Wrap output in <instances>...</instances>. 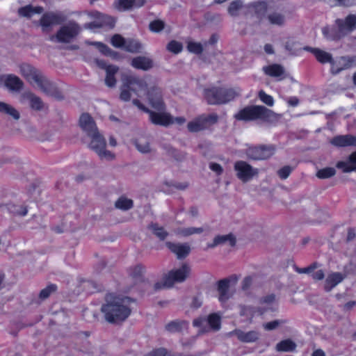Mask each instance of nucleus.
<instances>
[{"label":"nucleus","instance_id":"nucleus-1","mask_svg":"<svg viewBox=\"0 0 356 356\" xmlns=\"http://www.w3.org/2000/svg\"><path fill=\"white\" fill-rule=\"evenodd\" d=\"M282 114L276 113L264 106H247L237 112L234 118L238 121L250 122L262 120L263 122L275 124L282 118Z\"/></svg>","mask_w":356,"mask_h":356},{"label":"nucleus","instance_id":"nucleus-2","mask_svg":"<svg viewBox=\"0 0 356 356\" xmlns=\"http://www.w3.org/2000/svg\"><path fill=\"white\" fill-rule=\"evenodd\" d=\"M131 298H116L112 302L102 305L101 310L104 314L105 320L110 323H118L124 321L131 314V309L127 306Z\"/></svg>","mask_w":356,"mask_h":356},{"label":"nucleus","instance_id":"nucleus-3","mask_svg":"<svg viewBox=\"0 0 356 356\" xmlns=\"http://www.w3.org/2000/svg\"><path fill=\"white\" fill-rule=\"evenodd\" d=\"M355 30L356 15L350 14L345 19H337L332 26L323 27L322 33L327 40L339 41Z\"/></svg>","mask_w":356,"mask_h":356},{"label":"nucleus","instance_id":"nucleus-4","mask_svg":"<svg viewBox=\"0 0 356 356\" xmlns=\"http://www.w3.org/2000/svg\"><path fill=\"white\" fill-rule=\"evenodd\" d=\"M238 93L233 88L211 87L204 90L207 102L211 105L226 104L235 99Z\"/></svg>","mask_w":356,"mask_h":356},{"label":"nucleus","instance_id":"nucleus-5","mask_svg":"<svg viewBox=\"0 0 356 356\" xmlns=\"http://www.w3.org/2000/svg\"><path fill=\"white\" fill-rule=\"evenodd\" d=\"M81 27L75 22H70L67 24L62 26L56 35L49 37L51 41H56L61 43H70L80 33Z\"/></svg>","mask_w":356,"mask_h":356},{"label":"nucleus","instance_id":"nucleus-6","mask_svg":"<svg viewBox=\"0 0 356 356\" xmlns=\"http://www.w3.org/2000/svg\"><path fill=\"white\" fill-rule=\"evenodd\" d=\"M276 147L274 145H260L251 146L245 149V154L248 159L259 161L270 158L275 152Z\"/></svg>","mask_w":356,"mask_h":356},{"label":"nucleus","instance_id":"nucleus-7","mask_svg":"<svg viewBox=\"0 0 356 356\" xmlns=\"http://www.w3.org/2000/svg\"><path fill=\"white\" fill-rule=\"evenodd\" d=\"M90 16L95 19V21L86 24L84 27L86 29H99L104 28L107 29H112L114 28L116 19L109 15L101 13L98 11H92Z\"/></svg>","mask_w":356,"mask_h":356},{"label":"nucleus","instance_id":"nucleus-8","mask_svg":"<svg viewBox=\"0 0 356 356\" xmlns=\"http://www.w3.org/2000/svg\"><path fill=\"white\" fill-rule=\"evenodd\" d=\"M218 121V115L216 113H211L207 115H202L189 122L187 127L191 132H198L209 128L211 125L216 124Z\"/></svg>","mask_w":356,"mask_h":356},{"label":"nucleus","instance_id":"nucleus-9","mask_svg":"<svg viewBox=\"0 0 356 356\" xmlns=\"http://www.w3.org/2000/svg\"><path fill=\"white\" fill-rule=\"evenodd\" d=\"M66 17L62 13L48 12L41 17L40 25L43 33H49L54 25H60L64 23Z\"/></svg>","mask_w":356,"mask_h":356},{"label":"nucleus","instance_id":"nucleus-10","mask_svg":"<svg viewBox=\"0 0 356 356\" xmlns=\"http://www.w3.org/2000/svg\"><path fill=\"white\" fill-rule=\"evenodd\" d=\"M37 86L45 95L54 97L56 99L61 100L64 99V96L61 90L56 85L51 81L46 76H43L40 81L37 83Z\"/></svg>","mask_w":356,"mask_h":356},{"label":"nucleus","instance_id":"nucleus-11","mask_svg":"<svg viewBox=\"0 0 356 356\" xmlns=\"http://www.w3.org/2000/svg\"><path fill=\"white\" fill-rule=\"evenodd\" d=\"M190 273L191 268L189 265L184 264L179 268L171 270L168 274L165 275L167 279L166 283L172 287L176 282H183L189 276Z\"/></svg>","mask_w":356,"mask_h":356},{"label":"nucleus","instance_id":"nucleus-12","mask_svg":"<svg viewBox=\"0 0 356 356\" xmlns=\"http://www.w3.org/2000/svg\"><path fill=\"white\" fill-rule=\"evenodd\" d=\"M20 73L22 76L31 84L37 83L44 76L43 73L36 67L29 63H22L19 65Z\"/></svg>","mask_w":356,"mask_h":356},{"label":"nucleus","instance_id":"nucleus-13","mask_svg":"<svg viewBox=\"0 0 356 356\" xmlns=\"http://www.w3.org/2000/svg\"><path fill=\"white\" fill-rule=\"evenodd\" d=\"M237 177L245 182L251 179L258 173L257 169H254L250 164L243 161H238L234 164Z\"/></svg>","mask_w":356,"mask_h":356},{"label":"nucleus","instance_id":"nucleus-14","mask_svg":"<svg viewBox=\"0 0 356 356\" xmlns=\"http://www.w3.org/2000/svg\"><path fill=\"white\" fill-rule=\"evenodd\" d=\"M245 8L248 13L254 12L259 19V23H261L266 17H267L266 13L268 10V6L267 2L264 1L250 3L246 5Z\"/></svg>","mask_w":356,"mask_h":356},{"label":"nucleus","instance_id":"nucleus-15","mask_svg":"<svg viewBox=\"0 0 356 356\" xmlns=\"http://www.w3.org/2000/svg\"><path fill=\"white\" fill-rule=\"evenodd\" d=\"M147 98L151 106L156 110L161 111L165 109L161 90L159 88H151L147 92Z\"/></svg>","mask_w":356,"mask_h":356},{"label":"nucleus","instance_id":"nucleus-16","mask_svg":"<svg viewBox=\"0 0 356 356\" xmlns=\"http://www.w3.org/2000/svg\"><path fill=\"white\" fill-rule=\"evenodd\" d=\"M0 81L10 91L20 92L24 88V82L16 75L4 74L0 77Z\"/></svg>","mask_w":356,"mask_h":356},{"label":"nucleus","instance_id":"nucleus-17","mask_svg":"<svg viewBox=\"0 0 356 356\" xmlns=\"http://www.w3.org/2000/svg\"><path fill=\"white\" fill-rule=\"evenodd\" d=\"M166 247L174 253L178 259L186 258L191 252V247L187 243H179L165 242Z\"/></svg>","mask_w":356,"mask_h":356},{"label":"nucleus","instance_id":"nucleus-18","mask_svg":"<svg viewBox=\"0 0 356 356\" xmlns=\"http://www.w3.org/2000/svg\"><path fill=\"white\" fill-rule=\"evenodd\" d=\"M122 81L135 93L138 89H145L147 88L146 82L134 74H123Z\"/></svg>","mask_w":356,"mask_h":356},{"label":"nucleus","instance_id":"nucleus-19","mask_svg":"<svg viewBox=\"0 0 356 356\" xmlns=\"http://www.w3.org/2000/svg\"><path fill=\"white\" fill-rule=\"evenodd\" d=\"M79 125L86 134L90 136L99 131L95 122L88 113H83L79 118Z\"/></svg>","mask_w":356,"mask_h":356},{"label":"nucleus","instance_id":"nucleus-20","mask_svg":"<svg viewBox=\"0 0 356 356\" xmlns=\"http://www.w3.org/2000/svg\"><path fill=\"white\" fill-rule=\"evenodd\" d=\"M149 115V120L154 124L167 127L173 124V118L170 115L165 113H156L151 110L147 111Z\"/></svg>","mask_w":356,"mask_h":356},{"label":"nucleus","instance_id":"nucleus-21","mask_svg":"<svg viewBox=\"0 0 356 356\" xmlns=\"http://www.w3.org/2000/svg\"><path fill=\"white\" fill-rule=\"evenodd\" d=\"M230 334L235 335L237 339L243 343L255 342L260 337V333L256 330H251L245 332L238 329L234 330L230 332Z\"/></svg>","mask_w":356,"mask_h":356},{"label":"nucleus","instance_id":"nucleus-22","mask_svg":"<svg viewBox=\"0 0 356 356\" xmlns=\"http://www.w3.org/2000/svg\"><path fill=\"white\" fill-rule=\"evenodd\" d=\"M0 114L14 121H18L21 117L19 111L14 106L1 101H0Z\"/></svg>","mask_w":356,"mask_h":356},{"label":"nucleus","instance_id":"nucleus-23","mask_svg":"<svg viewBox=\"0 0 356 356\" xmlns=\"http://www.w3.org/2000/svg\"><path fill=\"white\" fill-rule=\"evenodd\" d=\"M131 65L137 70L147 71L153 67L154 63L152 59L149 57L139 56L131 60Z\"/></svg>","mask_w":356,"mask_h":356},{"label":"nucleus","instance_id":"nucleus-24","mask_svg":"<svg viewBox=\"0 0 356 356\" xmlns=\"http://www.w3.org/2000/svg\"><path fill=\"white\" fill-rule=\"evenodd\" d=\"M331 144L336 147H356V136L347 134L334 136L330 141Z\"/></svg>","mask_w":356,"mask_h":356},{"label":"nucleus","instance_id":"nucleus-25","mask_svg":"<svg viewBox=\"0 0 356 356\" xmlns=\"http://www.w3.org/2000/svg\"><path fill=\"white\" fill-rule=\"evenodd\" d=\"M303 49L312 53L315 56L316 60L321 63H329L332 64L333 58L331 54L318 48H314L309 46H305L303 47Z\"/></svg>","mask_w":356,"mask_h":356},{"label":"nucleus","instance_id":"nucleus-26","mask_svg":"<svg viewBox=\"0 0 356 356\" xmlns=\"http://www.w3.org/2000/svg\"><path fill=\"white\" fill-rule=\"evenodd\" d=\"M264 73L270 76L278 78L279 80L285 79L287 75L285 74L284 68L279 64H272L263 67Z\"/></svg>","mask_w":356,"mask_h":356},{"label":"nucleus","instance_id":"nucleus-27","mask_svg":"<svg viewBox=\"0 0 356 356\" xmlns=\"http://www.w3.org/2000/svg\"><path fill=\"white\" fill-rule=\"evenodd\" d=\"M343 279L344 277L341 273L337 272L329 274L325 281V291L327 292L330 291L338 284L341 282Z\"/></svg>","mask_w":356,"mask_h":356},{"label":"nucleus","instance_id":"nucleus-28","mask_svg":"<svg viewBox=\"0 0 356 356\" xmlns=\"http://www.w3.org/2000/svg\"><path fill=\"white\" fill-rule=\"evenodd\" d=\"M88 44L96 47L98 50L104 56H109L113 59L118 60L121 58L120 54L111 49L106 44L101 42H87Z\"/></svg>","mask_w":356,"mask_h":356},{"label":"nucleus","instance_id":"nucleus-29","mask_svg":"<svg viewBox=\"0 0 356 356\" xmlns=\"http://www.w3.org/2000/svg\"><path fill=\"white\" fill-rule=\"evenodd\" d=\"M227 242H229L230 246H234L236 242L235 236L232 234L227 235H218L213 238V243L207 245V248H213L217 245L225 244Z\"/></svg>","mask_w":356,"mask_h":356},{"label":"nucleus","instance_id":"nucleus-30","mask_svg":"<svg viewBox=\"0 0 356 356\" xmlns=\"http://www.w3.org/2000/svg\"><path fill=\"white\" fill-rule=\"evenodd\" d=\"M89 137L91 138V141L89 145V147L91 149L97 152H99V149H102V148H106V140L104 137L99 134V131L95 132V134L91 135Z\"/></svg>","mask_w":356,"mask_h":356},{"label":"nucleus","instance_id":"nucleus-31","mask_svg":"<svg viewBox=\"0 0 356 356\" xmlns=\"http://www.w3.org/2000/svg\"><path fill=\"white\" fill-rule=\"evenodd\" d=\"M161 147L165 151L168 156L173 158L177 161H182L186 158V154L184 152L175 149L170 144L163 143L161 145Z\"/></svg>","mask_w":356,"mask_h":356},{"label":"nucleus","instance_id":"nucleus-32","mask_svg":"<svg viewBox=\"0 0 356 356\" xmlns=\"http://www.w3.org/2000/svg\"><path fill=\"white\" fill-rule=\"evenodd\" d=\"M297 344L291 339H286L280 341L275 346V350L277 352H288L292 353L296 351Z\"/></svg>","mask_w":356,"mask_h":356},{"label":"nucleus","instance_id":"nucleus-33","mask_svg":"<svg viewBox=\"0 0 356 356\" xmlns=\"http://www.w3.org/2000/svg\"><path fill=\"white\" fill-rule=\"evenodd\" d=\"M119 67L113 65H108V68L106 71V77H105V84L110 88H113L116 85V79L115 77V74L118 72Z\"/></svg>","mask_w":356,"mask_h":356},{"label":"nucleus","instance_id":"nucleus-34","mask_svg":"<svg viewBox=\"0 0 356 356\" xmlns=\"http://www.w3.org/2000/svg\"><path fill=\"white\" fill-rule=\"evenodd\" d=\"M26 98L29 100L30 107L37 111H40L44 108V103L40 97L31 92L26 93Z\"/></svg>","mask_w":356,"mask_h":356},{"label":"nucleus","instance_id":"nucleus-35","mask_svg":"<svg viewBox=\"0 0 356 356\" xmlns=\"http://www.w3.org/2000/svg\"><path fill=\"white\" fill-rule=\"evenodd\" d=\"M245 6L246 5H243L242 0H235L229 3L227 12L232 17H237L239 15V11L243 10L245 14H248Z\"/></svg>","mask_w":356,"mask_h":356},{"label":"nucleus","instance_id":"nucleus-36","mask_svg":"<svg viewBox=\"0 0 356 356\" xmlns=\"http://www.w3.org/2000/svg\"><path fill=\"white\" fill-rule=\"evenodd\" d=\"M229 288V284L228 280H220L218 282V291L219 292V300L221 302L227 301L229 298L228 290Z\"/></svg>","mask_w":356,"mask_h":356},{"label":"nucleus","instance_id":"nucleus-37","mask_svg":"<svg viewBox=\"0 0 356 356\" xmlns=\"http://www.w3.org/2000/svg\"><path fill=\"white\" fill-rule=\"evenodd\" d=\"M43 8L40 6L33 7L31 5H27L18 9V15L21 17L31 18L35 13H41Z\"/></svg>","mask_w":356,"mask_h":356},{"label":"nucleus","instance_id":"nucleus-38","mask_svg":"<svg viewBox=\"0 0 356 356\" xmlns=\"http://www.w3.org/2000/svg\"><path fill=\"white\" fill-rule=\"evenodd\" d=\"M143 49V46L139 41L131 38L127 39L126 44L124 47V50L132 54L140 53Z\"/></svg>","mask_w":356,"mask_h":356},{"label":"nucleus","instance_id":"nucleus-39","mask_svg":"<svg viewBox=\"0 0 356 356\" xmlns=\"http://www.w3.org/2000/svg\"><path fill=\"white\" fill-rule=\"evenodd\" d=\"M5 207L10 213H12L15 216H24L28 213L26 207L16 205L13 203H8L3 205H1L0 207Z\"/></svg>","mask_w":356,"mask_h":356},{"label":"nucleus","instance_id":"nucleus-40","mask_svg":"<svg viewBox=\"0 0 356 356\" xmlns=\"http://www.w3.org/2000/svg\"><path fill=\"white\" fill-rule=\"evenodd\" d=\"M267 19L271 25L282 26L285 24L286 17L284 15L277 12L269 13Z\"/></svg>","mask_w":356,"mask_h":356},{"label":"nucleus","instance_id":"nucleus-41","mask_svg":"<svg viewBox=\"0 0 356 356\" xmlns=\"http://www.w3.org/2000/svg\"><path fill=\"white\" fill-rule=\"evenodd\" d=\"M187 322L181 320H175L170 321L165 325V330L171 333L180 332L187 326Z\"/></svg>","mask_w":356,"mask_h":356},{"label":"nucleus","instance_id":"nucleus-42","mask_svg":"<svg viewBox=\"0 0 356 356\" xmlns=\"http://www.w3.org/2000/svg\"><path fill=\"white\" fill-rule=\"evenodd\" d=\"M147 228L152 230V233L161 241H164L169 235L168 232L163 227L159 226L157 223L151 222Z\"/></svg>","mask_w":356,"mask_h":356},{"label":"nucleus","instance_id":"nucleus-43","mask_svg":"<svg viewBox=\"0 0 356 356\" xmlns=\"http://www.w3.org/2000/svg\"><path fill=\"white\" fill-rule=\"evenodd\" d=\"M115 207L120 210L127 211L134 207V202L131 199L121 196L115 202Z\"/></svg>","mask_w":356,"mask_h":356},{"label":"nucleus","instance_id":"nucleus-44","mask_svg":"<svg viewBox=\"0 0 356 356\" xmlns=\"http://www.w3.org/2000/svg\"><path fill=\"white\" fill-rule=\"evenodd\" d=\"M135 0H115L113 8L118 11H125L131 9L134 5Z\"/></svg>","mask_w":356,"mask_h":356},{"label":"nucleus","instance_id":"nucleus-45","mask_svg":"<svg viewBox=\"0 0 356 356\" xmlns=\"http://www.w3.org/2000/svg\"><path fill=\"white\" fill-rule=\"evenodd\" d=\"M145 268L142 264H137L129 269V275L136 281H140L143 278Z\"/></svg>","mask_w":356,"mask_h":356},{"label":"nucleus","instance_id":"nucleus-46","mask_svg":"<svg viewBox=\"0 0 356 356\" xmlns=\"http://www.w3.org/2000/svg\"><path fill=\"white\" fill-rule=\"evenodd\" d=\"M338 63L343 70L349 69L356 65V56H345L339 58Z\"/></svg>","mask_w":356,"mask_h":356},{"label":"nucleus","instance_id":"nucleus-47","mask_svg":"<svg viewBox=\"0 0 356 356\" xmlns=\"http://www.w3.org/2000/svg\"><path fill=\"white\" fill-rule=\"evenodd\" d=\"M136 149L143 154H147L151 152L149 142L145 138L136 139L134 141Z\"/></svg>","mask_w":356,"mask_h":356},{"label":"nucleus","instance_id":"nucleus-48","mask_svg":"<svg viewBox=\"0 0 356 356\" xmlns=\"http://www.w3.org/2000/svg\"><path fill=\"white\" fill-rule=\"evenodd\" d=\"M207 325L213 330H218L220 328V317L217 314H211L207 318Z\"/></svg>","mask_w":356,"mask_h":356},{"label":"nucleus","instance_id":"nucleus-49","mask_svg":"<svg viewBox=\"0 0 356 356\" xmlns=\"http://www.w3.org/2000/svg\"><path fill=\"white\" fill-rule=\"evenodd\" d=\"M336 174V170L334 168H325L319 170L316 173V177L319 179H328L333 177Z\"/></svg>","mask_w":356,"mask_h":356},{"label":"nucleus","instance_id":"nucleus-50","mask_svg":"<svg viewBox=\"0 0 356 356\" xmlns=\"http://www.w3.org/2000/svg\"><path fill=\"white\" fill-rule=\"evenodd\" d=\"M57 289V286L54 284L48 285L46 288L40 291L39 293V298L44 300L49 297V296L55 292Z\"/></svg>","mask_w":356,"mask_h":356},{"label":"nucleus","instance_id":"nucleus-51","mask_svg":"<svg viewBox=\"0 0 356 356\" xmlns=\"http://www.w3.org/2000/svg\"><path fill=\"white\" fill-rule=\"evenodd\" d=\"M126 40L127 39L123 38L121 35L115 34L111 39V43L116 48H122L124 49V45L126 44Z\"/></svg>","mask_w":356,"mask_h":356},{"label":"nucleus","instance_id":"nucleus-52","mask_svg":"<svg viewBox=\"0 0 356 356\" xmlns=\"http://www.w3.org/2000/svg\"><path fill=\"white\" fill-rule=\"evenodd\" d=\"M183 45L176 40L170 41L167 45V49L174 54H179L182 51Z\"/></svg>","mask_w":356,"mask_h":356},{"label":"nucleus","instance_id":"nucleus-53","mask_svg":"<svg viewBox=\"0 0 356 356\" xmlns=\"http://www.w3.org/2000/svg\"><path fill=\"white\" fill-rule=\"evenodd\" d=\"M120 99L124 102H128L131 99V88L122 83L120 87Z\"/></svg>","mask_w":356,"mask_h":356},{"label":"nucleus","instance_id":"nucleus-54","mask_svg":"<svg viewBox=\"0 0 356 356\" xmlns=\"http://www.w3.org/2000/svg\"><path fill=\"white\" fill-rule=\"evenodd\" d=\"M258 97L260 100L268 106H273L274 104V99L272 96L266 94L264 90H260L258 93Z\"/></svg>","mask_w":356,"mask_h":356},{"label":"nucleus","instance_id":"nucleus-55","mask_svg":"<svg viewBox=\"0 0 356 356\" xmlns=\"http://www.w3.org/2000/svg\"><path fill=\"white\" fill-rule=\"evenodd\" d=\"M286 323L285 320H275L273 321L268 322L263 325L264 328L266 330L270 331L277 329L280 325Z\"/></svg>","mask_w":356,"mask_h":356},{"label":"nucleus","instance_id":"nucleus-56","mask_svg":"<svg viewBox=\"0 0 356 356\" xmlns=\"http://www.w3.org/2000/svg\"><path fill=\"white\" fill-rule=\"evenodd\" d=\"M187 49L190 52L195 54H200L203 51L202 44L195 42H189L187 45Z\"/></svg>","mask_w":356,"mask_h":356},{"label":"nucleus","instance_id":"nucleus-57","mask_svg":"<svg viewBox=\"0 0 356 356\" xmlns=\"http://www.w3.org/2000/svg\"><path fill=\"white\" fill-rule=\"evenodd\" d=\"M149 27L152 32H160L164 29L165 23L160 19L154 20L150 22Z\"/></svg>","mask_w":356,"mask_h":356},{"label":"nucleus","instance_id":"nucleus-58","mask_svg":"<svg viewBox=\"0 0 356 356\" xmlns=\"http://www.w3.org/2000/svg\"><path fill=\"white\" fill-rule=\"evenodd\" d=\"M96 153L98 154L101 159H106L108 161H111L115 159V154L112 153L111 151L106 150V148H102Z\"/></svg>","mask_w":356,"mask_h":356},{"label":"nucleus","instance_id":"nucleus-59","mask_svg":"<svg viewBox=\"0 0 356 356\" xmlns=\"http://www.w3.org/2000/svg\"><path fill=\"white\" fill-rule=\"evenodd\" d=\"M293 168L291 166L285 165L277 171V175L280 179H286L289 176Z\"/></svg>","mask_w":356,"mask_h":356},{"label":"nucleus","instance_id":"nucleus-60","mask_svg":"<svg viewBox=\"0 0 356 356\" xmlns=\"http://www.w3.org/2000/svg\"><path fill=\"white\" fill-rule=\"evenodd\" d=\"M337 168L342 169L343 172H350L352 171H356V165L349 166L345 161H339L337 163Z\"/></svg>","mask_w":356,"mask_h":356},{"label":"nucleus","instance_id":"nucleus-61","mask_svg":"<svg viewBox=\"0 0 356 356\" xmlns=\"http://www.w3.org/2000/svg\"><path fill=\"white\" fill-rule=\"evenodd\" d=\"M240 315L252 317L254 312V308L250 306L240 305Z\"/></svg>","mask_w":356,"mask_h":356},{"label":"nucleus","instance_id":"nucleus-62","mask_svg":"<svg viewBox=\"0 0 356 356\" xmlns=\"http://www.w3.org/2000/svg\"><path fill=\"white\" fill-rule=\"evenodd\" d=\"M168 355V350L165 348H159L152 350L151 352L144 356H165Z\"/></svg>","mask_w":356,"mask_h":356},{"label":"nucleus","instance_id":"nucleus-63","mask_svg":"<svg viewBox=\"0 0 356 356\" xmlns=\"http://www.w3.org/2000/svg\"><path fill=\"white\" fill-rule=\"evenodd\" d=\"M318 264L316 262H314L307 268H296V270L299 273L309 274V273L313 272L314 270V269H316L318 267Z\"/></svg>","mask_w":356,"mask_h":356},{"label":"nucleus","instance_id":"nucleus-64","mask_svg":"<svg viewBox=\"0 0 356 356\" xmlns=\"http://www.w3.org/2000/svg\"><path fill=\"white\" fill-rule=\"evenodd\" d=\"M193 325L195 327L204 329L207 325V318L205 317H199L193 320Z\"/></svg>","mask_w":356,"mask_h":356}]
</instances>
